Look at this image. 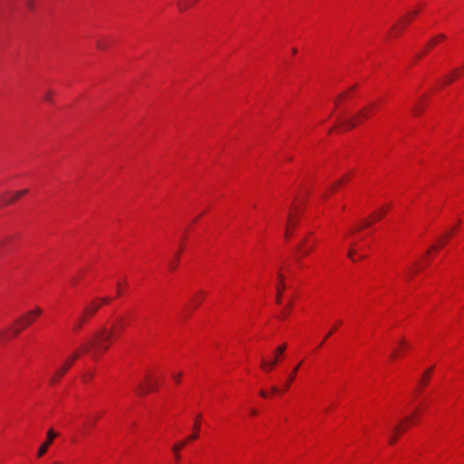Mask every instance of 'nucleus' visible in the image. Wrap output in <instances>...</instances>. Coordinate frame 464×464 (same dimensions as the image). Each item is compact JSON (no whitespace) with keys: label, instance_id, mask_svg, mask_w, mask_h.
I'll use <instances>...</instances> for the list:
<instances>
[{"label":"nucleus","instance_id":"9d476101","mask_svg":"<svg viewBox=\"0 0 464 464\" xmlns=\"http://www.w3.org/2000/svg\"><path fill=\"white\" fill-rule=\"evenodd\" d=\"M100 306H101L100 304H95V303L91 304L90 305L85 307V309L83 311V315L84 316H92L98 311Z\"/></svg>","mask_w":464,"mask_h":464},{"label":"nucleus","instance_id":"20e7f679","mask_svg":"<svg viewBox=\"0 0 464 464\" xmlns=\"http://www.w3.org/2000/svg\"><path fill=\"white\" fill-rule=\"evenodd\" d=\"M158 389V382L150 377L146 379V385L140 384L137 392L140 395H145L147 392L156 391Z\"/></svg>","mask_w":464,"mask_h":464},{"label":"nucleus","instance_id":"de8ad7c7","mask_svg":"<svg viewBox=\"0 0 464 464\" xmlns=\"http://www.w3.org/2000/svg\"><path fill=\"white\" fill-rule=\"evenodd\" d=\"M400 343H401V344H406V343H405V342H404V340H401V341L400 342Z\"/></svg>","mask_w":464,"mask_h":464},{"label":"nucleus","instance_id":"a878e982","mask_svg":"<svg viewBox=\"0 0 464 464\" xmlns=\"http://www.w3.org/2000/svg\"><path fill=\"white\" fill-rule=\"evenodd\" d=\"M355 252H356V251H355V249H353V248H350V250H349V252H348V256H349L353 261H354V259H353V255L355 254Z\"/></svg>","mask_w":464,"mask_h":464},{"label":"nucleus","instance_id":"cd10ccee","mask_svg":"<svg viewBox=\"0 0 464 464\" xmlns=\"http://www.w3.org/2000/svg\"><path fill=\"white\" fill-rule=\"evenodd\" d=\"M100 301L102 303V304H109L111 299L110 297H102L100 299Z\"/></svg>","mask_w":464,"mask_h":464},{"label":"nucleus","instance_id":"4c0bfd02","mask_svg":"<svg viewBox=\"0 0 464 464\" xmlns=\"http://www.w3.org/2000/svg\"><path fill=\"white\" fill-rule=\"evenodd\" d=\"M271 392H274V393L277 392V388L276 386H273L271 388Z\"/></svg>","mask_w":464,"mask_h":464},{"label":"nucleus","instance_id":"c9c22d12","mask_svg":"<svg viewBox=\"0 0 464 464\" xmlns=\"http://www.w3.org/2000/svg\"><path fill=\"white\" fill-rule=\"evenodd\" d=\"M372 224V221L371 220H366L365 223H364V227H369Z\"/></svg>","mask_w":464,"mask_h":464},{"label":"nucleus","instance_id":"f8f14e48","mask_svg":"<svg viewBox=\"0 0 464 464\" xmlns=\"http://www.w3.org/2000/svg\"><path fill=\"white\" fill-rule=\"evenodd\" d=\"M300 364L301 363H298L292 371V372L289 374L287 380H286V382H285V391L288 390L291 383L294 382V380L295 379V376H296V373H297V371L300 367Z\"/></svg>","mask_w":464,"mask_h":464},{"label":"nucleus","instance_id":"ddd939ff","mask_svg":"<svg viewBox=\"0 0 464 464\" xmlns=\"http://www.w3.org/2000/svg\"><path fill=\"white\" fill-rule=\"evenodd\" d=\"M79 358V353L75 352L72 354V356L64 362L63 365L62 366L63 369H70V367L72 365L73 362Z\"/></svg>","mask_w":464,"mask_h":464},{"label":"nucleus","instance_id":"e433bc0d","mask_svg":"<svg viewBox=\"0 0 464 464\" xmlns=\"http://www.w3.org/2000/svg\"><path fill=\"white\" fill-rule=\"evenodd\" d=\"M250 414H251V415H256V414H257L256 410H255V409H251V410H250Z\"/></svg>","mask_w":464,"mask_h":464},{"label":"nucleus","instance_id":"393cba45","mask_svg":"<svg viewBox=\"0 0 464 464\" xmlns=\"http://www.w3.org/2000/svg\"><path fill=\"white\" fill-rule=\"evenodd\" d=\"M336 328H337V327H336V325H335V326H334V327H333V329H332V330H330V332H329V333L325 335V337L324 338V341L321 343V344H322V343H324L327 338H329V337L332 335L333 332H334V331H335V330H336Z\"/></svg>","mask_w":464,"mask_h":464},{"label":"nucleus","instance_id":"79ce46f5","mask_svg":"<svg viewBox=\"0 0 464 464\" xmlns=\"http://www.w3.org/2000/svg\"><path fill=\"white\" fill-rule=\"evenodd\" d=\"M307 241V238H304L303 242L298 246V248H301L302 245Z\"/></svg>","mask_w":464,"mask_h":464},{"label":"nucleus","instance_id":"7ed1b4c3","mask_svg":"<svg viewBox=\"0 0 464 464\" xmlns=\"http://www.w3.org/2000/svg\"><path fill=\"white\" fill-rule=\"evenodd\" d=\"M285 349H286L285 343L279 345L275 351V356L272 361L267 362L264 358L261 360V364H260L261 368L266 372H269V371L273 370L278 362L279 356L282 353H284Z\"/></svg>","mask_w":464,"mask_h":464},{"label":"nucleus","instance_id":"a211bd4d","mask_svg":"<svg viewBox=\"0 0 464 464\" xmlns=\"http://www.w3.org/2000/svg\"><path fill=\"white\" fill-rule=\"evenodd\" d=\"M446 38V35L445 34H439L437 35L436 37H434L433 39H431L429 43H428V46H431L435 44L438 43L439 40H443Z\"/></svg>","mask_w":464,"mask_h":464},{"label":"nucleus","instance_id":"7c9ffc66","mask_svg":"<svg viewBox=\"0 0 464 464\" xmlns=\"http://www.w3.org/2000/svg\"><path fill=\"white\" fill-rule=\"evenodd\" d=\"M181 375L182 373L179 372L177 375H173V378L176 380L177 382H179Z\"/></svg>","mask_w":464,"mask_h":464},{"label":"nucleus","instance_id":"72a5a7b5","mask_svg":"<svg viewBox=\"0 0 464 464\" xmlns=\"http://www.w3.org/2000/svg\"><path fill=\"white\" fill-rule=\"evenodd\" d=\"M452 81H453V77L450 76V75L447 76L446 79H445L446 83H450Z\"/></svg>","mask_w":464,"mask_h":464},{"label":"nucleus","instance_id":"b1692460","mask_svg":"<svg viewBox=\"0 0 464 464\" xmlns=\"http://www.w3.org/2000/svg\"><path fill=\"white\" fill-rule=\"evenodd\" d=\"M93 377V373L92 372H90V373H86L82 376V380L87 382H89V380H91L92 378Z\"/></svg>","mask_w":464,"mask_h":464},{"label":"nucleus","instance_id":"4be33fe9","mask_svg":"<svg viewBox=\"0 0 464 464\" xmlns=\"http://www.w3.org/2000/svg\"><path fill=\"white\" fill-rule=\"evenodd\" d=\"M44 100L46 101V102H53V99H52V92L51 91H48L44 95Z\"/></svg>","mask_w":464,"mask_h":464},{"label":"nucleus","instance_id":"f03ea898","mask_svg":"<svg viewBox=\"0 0 464 464\" xmlns=\"http://www.w3.org/2000/svg\"><path fill=\"white\" fill-rule=\"evenodd\" d=\"M41 314L42 309L40 307H35V309L29 311L21 317H19L16 324H19L20 326H13L8 330L0 333V343L8 340L11 337L9 332H12L14 336L18 335L22 330H24L31 324H33L35 318H37Z\"/></svg>","mask_w":464,"mask_h":464},{"label":"nucleus","instance_id":"aec40b11","mask_svg":"<svg viewBox=\"0 0 464 464\" xmlns=\"http://www.w3.org/2000/svg\"><path fill=\"white\" fill-rule=\"evenodd\" d=\"M84 323V315L82 314L78 320L77 322L75 323L74 326H73V329L74 330H79L82 324Z\"/></svg>","mask_w":464,"mask_h":464},{"label":"nucleus","instance_id":"09e8293b","mask_svg":"<svg viewBox=\"0 0 464 464\" xmlns=\"http://www.w3.org/2000/svg\"><path fill=\"white\" fill-rule=\"evenodd\" d=\"M343 181L342 180H338L336 185H340Z\"/></svg>","mask_w":464,"mask_h":464},{"label":"nucleus","instance_id":"dca6fc26","mask_svg":"<svg viewBox=\"0 0 464 464\" xmlns=\"http://www.w3.org/2000/svg\"><path fill=\"white\" fill-rule=\"evenodd\" d=\"M409 22L410 20L407 17H402L401 20L392 28V30L397 31V29H403Z\"/></svg>","mask_w":464,"mask_h":464},{"label":"nucleus","instance_id":"1a4fd4ad","mask_svg":"<svg viewBox=\"0 0 464 464\" xmlns=\"http://www.w3.org/2000/svg\"><path fill=\"white\" fill-rule=\"evenodd\" d=\"M200 419H201V415L198 414L194 422V426H193L194 432L187 438V440H188V441L195 440L198 438V432H199V429H200Z\"/></svg>","mask_w":464,"mask_h":464},{"label":"nucleus","instance_id":"0eeeda50","mask_svg":"<svg viewBox=\"0 0 464 464\" xmlns=\"http://www.w3.org/2000/svg\"><path fill=\"white\" fill-rule=\"evenodd\" d=\"M412 416H409V417H406L405 419L402 420V421L399 424H397L393 430H392V434L391 435L390 437V440H389V442L390 444H394L397 440V433L399 432H401V431H404L406 430V426L403 425V423H406V422H409L412 420Z\"/></svg>","mask_w":464,"mask_h":464},{"label":"nucleus","instance_id":"39448f33","mask_svg":"<svg viewBox=\"0 0 464 464\" xmlns=\"http://www.w3.org/2000/svg\"><path fill=\"white\" fill-rule=\"evenodd\" d=\"M56 437H57V433H55L53 430H48L46 440L38 449V451H37L38 458H41L42 456H44L46 453L49 446L52 444V442L53 441V440Z\"/></svg>","mask_w":464,"mask_h":464},{"label":"nucleus","instance_id":"8fccbe9b","mask_svg":"<svg viewBox=\"0 0 464 464\" xmlns=\"http://www.w3.org/2000/svg\"><path fill=\"white\" fill-rule=\"evenodd\" d=\"M287 307L291 308V307H292V304H291V303H289V304H287Z\"/></svg>","mask_w":464,"mask_h":464},{"label":"nucleus","instance_id":"4468645a","mask_svg":"<svg viewBox=\"0 0 464 464\" xmlns=\"http://www.w3.org/2000/svg\"><path fill=\"white\" fill-rule=\"evenodd\" d=\"M196 2V0H179L178 3V8L179 11L183 12L189 8L191 3Z\"/></svg>","mask_w":464,"mask_h":464},{"label":"nucleus","instance_id":"473e14b6","mask_svg":"<svg viewBox=\"0 0 464 464\" xmlns=\"http://www.w3.org/2000/svg\"><path fill=\"white\" fill-rule=\"evenodd\" d=\"M420 110V105H416L413 108V113L418 114L419 111Z\"/></svg>","mask_w":464,"mask_h":464},{"label":"nucleus","instance_id":"c756f323","mask_svg":"<svg viewBox=\"0 0 464 464\" xmlns=\"http://www.w3.org/2000/svg\"><path fill=\"white\" fill-rule=\"evenodd\" d=\"M315 242H314L311 246V248H305L304 249V255H307L313 248H314V246Z\"/></svg>","mask_w":464,"mask_h":464},{"label":"nucleus","instance_id":"5701e85b","mask_svg":"<svg viewBox=\"0 0 464 464\" xmlns=\"http://www.w3.org/2000/svg\"><path fill=\"white\" fill-rule=\"evenodd\" d=\"M290 225H291V226H293V227H294V226H295V223L294 222V220L292 219V218H291V217H289L288 224H287V226H286L285 237H288V229H289Z\"/></svg>","mask_w":464,"mask_h":464},{"label":"nucleus","instance_id":"bb28decb","mask_svg":"<svg viewBox=\"0 0 464 464\" xmlns=\"http://www.w3.org/2000/svg\"><path fill=\"white\" fill-rule=\"evenodd\" d=\"M431 371H432V368H430V369L426 370V372H424L423 378L425 381L428 380L429 375L430 374Z\"/></svg>","mask_w":464,"mask_h":464},{"label":"nucleus","instance_id":"f704fd0d","mask_svg":"<svg viewBox=\"0 0 464 464\" xmlns=\"http://www.w3.org/2000/svg\"><path fill=\"white\" fill-rule=\"evenodd\" d=\"M117 288H118V290H117V296H120L121 294V292L120 290V283H117Z\"/></svg>","mask_w":464,"mask_h":464},{"label":"nucleus","instance_id":"412c9836","mask_svg":"<svg viewBox=\"0 0 464 464\" xmlns=\"http://www.w3.org/2000/svg\"><path fill=\"white\" fill-rule=\"evenodd\" d=\"M96 46L100 50H105L107 45H106L105 42L99 40V41H97Z\"/></svg>","mask_w":464,"mask_h":464},{"label":"nucleus","instance_id":"423d86ee","mask_svg":"<svg viewBox=\"0 0 464 464\" xmlns=\"http://www.w3.org/2000/svg\"><path fill=\"white\" fill-rule=\"evenodd\" d=\"M27 192H28L27 189H22V190H18L16 192H14V193H7V194L3 196L2 203L4 205L11 204V203L16 201L21 197H23L25 194H27Z\"/></svg>","mask_w":464,"mask_h":464},{"label":"nucleus","instance_id":"9b49d317","mask_svg":"<svg viewBox=\"0 0 464 464\" xmlns=\"http://www.w3.org/2000/svg\"><path fill=\"white\" fill-rule=\"evenodd\" d=\"M187 441L188 440H185L179 441V442L176 443L175 445H173L172 451L175 455L176 460L179 461L180 459L179 450L186 445Z\"/></svg>","mask_w":464,"mask_h":464},{"label":"nucleus","instance_id":"c85d7f7f","mask_svg":"<svg viewBox=\"0 0 464 464\" xmlns=\"http://www.w3.org/2000/svg\"><path fill=\"white\" fill-rule=\"evenodd\" d=\"M384 215V210L380 211L379 213H376V219H381Z\"/></svg>","mask_w":464,"mask_h":464},{"label":"nucleus","instance_id":"2f4dec72","mask_svg":"<svg viewBox=\"0 0 464 464\" xmlns=\"http://www.w3.org/2000/svg\"><path fill=\"white\" fill-rule=\"evenodd\" d=\"M277 276H278V279L280 280V283H281L280 285L284 284V282H283L284 281V275L279 272L277 274Z\"/></svg>","mask_w":464,"mask_h":464},{"label":"nucleus","instance_id":"3c124183","mask_svg":"<svg viewBox=\"0 0 464 464\" xmlns=\"http://www.w3.org/2000/svg\"><path fill=\"white\" fill-rule=\"evenodd\" d=\"M52 464H61V463H60V462H58V461H54V462H53Z\"/></svg>","mask_w":464,"mask_h":464},{"label":"nucleus","instance_id":"ea45409f","mask_svg":"<svg viewBox=\"0 0 464 464\" xmlns=\"http://www.w3.org/2000/svg\"><path fill=\"white\" fill-rule=\"evenodd\" d=\"M445 244H446V242L444 240H440V247L444 246Z\"/></svg>","mask_w":464,"mask_h":464},{"label":"nucleus","instance_id":"6ab92c4d","mask_svg":"<svg viewBox=\"0 0 464 464\" xmlns=\"http://www.w3.org/2000/svg\"><path fill=\"white\" fill-rule=\"evenodd\" d=\"M179 256V252L176 255L175 258L169 262V267L170 270H175L177 268Z\"/></svg>","mask_w":464,"mask_h":464},{"label":"nucleus","instance_id":"f257e3e1","mask_svg":"<svg viewBox=\"0 0 464 464\" xmlns=\"http://www.w3.org/2000/svg\"><path fill=\"white\" fill-rule=\"evenodd\" d=\"M123 318H119L117 324H113L110 330L102 327L96 332L92 339H90L84 345H82V352L89 353L93 359H98L102 353L109 349L108 342L113 335H119L123 327Z\"/></svg>","mask_w":464,"mask_h":464},{"label":"nucleus","instance_id":"6e6552de","mask_svg":"<svg viewBox=\"0 0 464 464\" xmlns=\"http://www.w3.org/2000/svg\"><path fill=\"white\" fill-rule=\"evenodd\" d=\"M368 117V112L366 109L361 110L357 115L351 120H347L343 122V125L346 127V129H353L356 126L357 122H360L361 120L366 119Z\"/></svg>","mask_w":464,"mask_h":464},{"label":"nucleus","instance_id":"603ef678","mask_svg":"<svg viewBox=\"0 0 464 464\" xmlns=\"http://www.w3.org/2000/svg\"><path fill=\"white\" fill-rule=\"evenodd\" d=\"M359 258H360V259H363V258H364V256H359Z\"/></svg>","mask_w":464,"mask_h":464},{"label":"nucleus","instance_id":"37998d69","mask_svg":"<svg viewBox=\"0 0 464 464\" xmlns=\"http://www.w3.org/2000/svg\"><path fill=\"white\" fill-rule=\"evenodd\" d=\"M418 14V10L413 11L411 14L416 15Z\"/></svg>","mask_w":464,"mask_h":464},{"label":"nucleus","instance_id":"f3484780","mask_svg":"<svg viewBox=\"0 0 464 464\" xmlns=\"http://www.w3.org/2000/svg\"><path fill=\"white\" fill-rule=\"evenodd\" d=\"M285 288V284L279 285L276 286V302L279 304L281 302V295L284 292V289Z\"/></svg>","mask_w":464,"mask_h":464},{"label":"nucleus","instance_id":"49530a36","mask_svg":"<svg viewBox=\"0 0 464 464\" xmlns=\"http://www.w3.org/2000/svg\"><path fill=\"white\" fill-rule=\"evenodd\" d=\"M292 52H293V53H296V49H295V48H293V49H292Z\"/></svg>","mask_w":464,"mask_h":464},{"label":"nucleus","instance_id":"58836bf2","mask_svg":"<svg viewBox=\"0 0 464 464\" xmlns=\"http://www.w3.org/2000/svg\"><path fill=\"white\" fill-rule=\"evenodd\" d=\"M259 394L264 398L266 397V393L264 391H260Z\"/></svg>","mask_w":464,"mask_h":464},{"label":"nucleus","instance_id":"c03bdc74","mask_svg":"<svg viewBox=\"0 0 464 464\" xmlns=\"http://www.w3.org/2000/svg\"><path fill=\"white\" fill-rule=\"evenodd\" d=\"M196 303V304H198V303H200V300L199 298H197V300L194 301Z\"/></svg>","mask_w":464,"mask_h":464},{"label":"nucleus","instance_id":"2eb2a0df","mask_svg":"<svg viewBox=\"0 0 464 464\" xmlns=\"http://www.w3.org/2000/svg\"><path fill=\"white\" fill-rule=\"evenodd\" d=\"M66 372V369H63V367H61L60 369H58L55 373L53 374V376L51 378L50 380V382L53 384L55 382H57L61 377H63L64 375V373Z\"/></svg>","mask_w":464,"mask_h":464},{"label":"nucleus","instance_id":"a19ab883","mask_svg":"<svg viewBox=\"0 0 464 464\" xmlns=\"http://www.w3.org/2000/svg\"><path fill=\"white\" fill-rule=\"evenodd\" d=\"M288 315V312H283L282 318H285Z\"/></svg>","mask_w":464,"mask_h":464},{"label":"nucleus","instance_id":"a18cd8bd","mask_svg":"<svg viewBox=\"0 0 464 464\" xmlns=\"http://www.w3.org/2000/svg\"><path fill=\"white\" fill-rule=\"evenodd\" d=\"M196 303V304H198V303H200V300L199 298H197V300L194 301Z\"/></svg>","mask_w":464,"mask_h":464}]
</instances>
